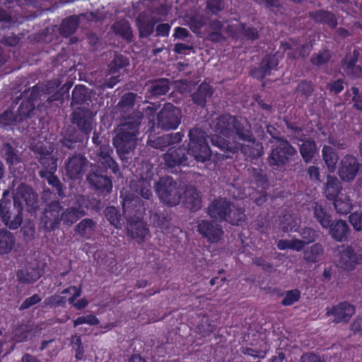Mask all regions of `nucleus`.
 <instances>
[{"label": "nucleus", "mask_w": 362, "mask_h": 362, "mask_svg": "<svg viewBox=\"0 0 362 362\" xmlns=\"http://www.w3.org/2000/svg\"><path fill=\"white\" fill-rule=\"evenodd\" d=\"M215 132L219 136L213 139V144L226 153V158L239 151L251 159L263 155L262 144L256 140L246 119L222 114L216 119Z\"/></svg>", "instance_id": "1"}, {"label": "nucleus", "mask_w": 362, "mask_h": 362, "mask_svg": "<svg viewBox=\"0 0 362 362\" xmlns=\"http://www.w3.org/2000/svg\"><path fill=\"white\" fill-rule=\"evenodd\" d=\"M136 94L132 92L124 93L117 103V107L121 117V124L113 139V144L118 154L129 153L136 146L137 135L143 112L134 109Z\"/></svg>", "instance_id": "2"}, {"label": "nucleus", "mask_w": 362, "mask_h": 362, "mask_svg": "<svg viewBox=\"0 0 362 362\" xmlns=\"http://www.w3.org/2000/svg\"><path fill=\"white\" fill-rule=\"evenodd\" d=\"M188 148L184 145L171 147L163 155L165 164L169 168L188 165V156L191 155L197 162L210 160L211 151L208 144V135L200 127H194L188 132Z\"/></svg>", "instance_id": "3"}, {"label": "nucleus", "mask_w": 362, "mask_h": 362, "mask_svg": "<svg viewBox=\"0 0 362 362\" xmlns=\"http://www.w3.org/2000/svg\"><path fill=\"white\" fill-rule=\"evenodd\" d=\"M38 196L33 188L25 184L17 187L13 197V211L10 210L11 201L2 198L0 200V216L4 224L10 229H17L23 221V204L30 213H35L38 209Z\"/></svg>", "instance_id": "4"}, {"label": "nucleus", "mask_w": 362, "mask_h": 362, "mask_svg": "<svg viewBox=\"0 0 362 362\" xmlns=\"http://www.w3.org/2000/svg\"><path fill=\"white\" fill-rule=\"evenodd\" d=\"M296 158H298L297 149L286 138H279L272 146L268 162L270 166L283 168Z\"/></svg>", "instance_id": "5"}, {"label": "nucleus", "mask_w": 362, "mask_h": 362, "mask_svg": "<svg viewBox=\"0 0 362 362\" xmlns=\"http://www.w3.org/2000/svg\"><path fill=\"white\" fill-rule=\"evenodd\" d=\"M155 191L159 199L163 204L170 206H177L182 199L179 187L176 181L170 176L160 177L156 182Z\"/></svg>", "instance_id": "6"}, {"label": "nucleus", "mask_w": 362, "mask_h": 362, "mask_svg": "<svg viewBox=\"0 0 362 362\" xmlns=\"http://www.w3.org/2000/svg\"><path fill=\"white\" fill-rule=\"evenodd\" d=\"M107 172L98 166H92L86 176L90 187L103 196L109 194L112 189V178Z\"/></svg>", "instance_id": "7"}, {"label": "nucleus", "mask_w": 362, "mask_h": 362, "mask_svg": "<svg viewBox=\"0 0 362 362\" xmlns=\"http://www.w3.org/2000/svg\"><path fill=\"white\" fill-rule=\"evenodd\" d=\"M157 125L165 131L176 129L181 123L182 112L172 103H165L157 114Z\"/></svg>", "instance_id": "8"}, {"label": "nucleus", "mask_w": 362, "mask_h": 362, "mask_svg": "<svg viewBox=\"0 0 362 362\" xmlns=\"http://www.w3.org/2000/svg\"><path fill=\"white\" fill-rule=\"evenodd\" d=\"M62 206L59 200L52 201L46 205L40 216V226L45 232L58 228L61 221Z\"/></svg>", "instance_id": "9"}, {"label": "nucleus", "mask_w": 362, "mask_h": 362, "mask_svg": "<svg viewBox=\"0 0 362 362\" xmlns=\"http://www.w3.org/2000/svg\"><path fill=\"white\" fill-rule=\"evenodd\" d=\"M36 158L42 169L38 172V175L41 178L49 172H57L58 158L52 153V149H48L45 146L37 147L35 150Z\"/></svg>", "instance_id": "10"}, {"label": "nucleus", "mask_w": 362, "mask_h": 362, "mask_svg": "<svg viewBox=\"0 0 362 362\" xmlns=\"http://www.w3.org/2000/svg\"><path fill=\"white\" fill-rule=\"evenodd\" d=\"M279 64L277 53L266 54L260 62L259 66L250 70V75L259 81L270 76L272 71L278 69Z\"/></svg>", "instance_id": "11"}, {"label": "nucleus", "mask_w": 362, "mask_h": 362, "mask_svg": "<svg viewBox=\"0 0 362 362\" xmlns=\"http://www.w3.org/2000/svg\"><path fill=\"white\" fill-rule=\"evenodd\" d=\"M359 168L360 163L356 157L346 154L339 163L338 175L343 181L350 182L356 178Z\"/></svg>", "instance_id": "12"}, {"label": "nucleus", "mask_w": 362, "mask_h": 362, "mask_svg": "<svg viewBox=\"0 0 362 362\" xmlns=\"http://www.w3.org/2000/svg\"><path fill=\"white\" fill-rule=\"evenodd\" d=\"M88 161L81 154H74L68 158L65 162V171L66 176L71 180L81 178L86 170Z\"/></svg>", "instance_id": "13"}, {"label": "nucleus", "mask_w": 362, "mask_h": 362, "mask_svg": "<svg viewBox=\"0 0 362 362\" xmlns=\"http://www.w3.org/2000/svg\"><path fill=\"white\" fill-rule=\"evenodd\" d=\"M197 230L202 238L211 243H217L223 235L222 226L211 220H201L197 223Z\"/></svg>", "instance_id": "14"}, {"label": "nucleus", "mask_w": 362, "mask_h": 362, "mask_svg": "<svg viewBox=\"0 0 362 362\" xmlns=\"http://www.w3.org/2000/svg\"><path fill=\"white\" fill-rule=\"evenodd\" d=\"M356 312L355 307L347 301H342L333 305L332 308H326L325 316H334L333 322L339 324L341 322L347 323Z\"/></svg>", "instance_id": "15"}, {"label": "nucleus", "mask_w": 362, "mask_h": 362, "mask_svg": "<svg viewBox=\"0 0 362 362\" xmlns=\"http://www.w3.org/2000/svg\"><path fill=\"white\" fill-rule=\"evenodd\" d=\"M362 264V255L356 253L349 245L339 247L338 265L341 268L351 271L357 264Z\"/></svg>", "instance_id": "16"}, {"label": "nucleus", "mask_w": 362, "mask_h": 362, "mask_svg": "<svg viewBox=\"0 0 362 362\" xmlns=\"http://www.w3.org/2000/svg\"><path fill=\"white\" fill-rule=\"evenodd\" d=\"M93 112L88 108L78 107L72 113V123L88 136L93 129Z\"/></svg>", "instance_id": "17"}, {"label": "nucleus", "mask_w": 362, "mask_h": 362, "mask_svg": "<svg viewBox=\"0 0 362 362\" xmlns=\"http://www.w3.org/2000/svg\"><path fill=\"white\" fill-rule=\"evenodd\" d=\"M231 203L225 197L214 199L207 206L206 213L213 219L224 222L230 212Z\"/></svg>", "instance_id": "18"}, {"label": "nucleus", "mask_w": 362, "mask_h": 362, "mask_svg": "<svg viewBox=\"0 0 362 362\" xmlns=\"http://www.w3.org/2000/svg\"><path fill=\"white\" fill-rule=\"evenodd\" d=\"M113 149L108 144H103L97 151L98 165L100 168L105 170H110L111 173L116 175L119 170V165L112 158Z\"/></svg>", "instance_id": "19"}, {"label": "nucleus", "mask_w": 362, "mask_h": 362, "mask_svg": "<svg viewBox=\"0 0 362 362\" xmlns=\"http://www.w3.org/2000/svg\"><path fill=\"white\" fill-rule=\"evenodd\" d=\"M228 32L233 38L241 37L250 42H254L259 37V30L257 28L247 25L246 23H243L229 25L228 26Z\"/></svg>", "instance_id": "20"}, {"label": "nucleus", "mask_w": 362, "mask_h": 362, "mask_svg": "<svg viewBox=\"0 0 362 362\" xmlns=\"http://www.w3.org/2000/svg\"><path fill=\"white\" fill-rule=\"evenodd\" d=\"M182 203L192 212H196L202 206V196L196 187L190 185L183 192Z\"/></svg>", "instance_id": "21"}, {"label": "nucleus", "mask_w": 362, "mask_h": 362, "mask_svg": "<svg viewBox=\"0 0 362 362\" xmlns=\"http://www.w3.org/2000/svg\"><path fill=\"white\" fill-rule=\"evenodd\" d=\"M308 16L317 24L326 25L331 29H334L338 25L335 14L329 11L320 9L308 13Z\"/></svg>", "instance_id": "22"}, {"label": "nucleus", "mask_w": 362, "mask_h": 362, "mask_svg": "<svg viewBox=\"0 0 362 362\" xmlns=\"http://www.w3.org/2000/svg\"><path fill=\"white\" fill-rule=\"evenodd\" d=\"M213 94L214 89L212 86L204 81L198 86L197 90L192 94V100L197 106L204 107L207 100L211 98Z\"/></svg>", "instance_id": "23"}, {"label": "nucleus", "mask_w": 362, "mask_h": 362, "mask_svg": "<svg viewBox=\"0 0 362 362\" xmlns=\"http://www.w3.org/2000/svg\"><path fill=\"white\" fill-rule=\"evenodd\" d=\"M328 228L331 237L337 242L346 241L351 231L347 223L343 220L332 221Z\"/></svg>", "instance_id": "24"}, {"label": "nucleus", "mask_w": 362, "mask_h": 362, "mask_svg": "<svg viewBox=\"0 0 362 362\" xmlns=\"http://www.w3.org/2000/svg\"><path fill=\"white\" fill-rule=\"evenodd\" d=\"M342 185L338 178L333 175H327L323 193L328 200H333L342 194Z\"/></svg>", "instance_id": "25"}, {"label": "nucleus", "mask_w": 362, "mask_h": 362, "mask_svg": "<svg viewBox=\"0 0 362 362\" xmlns=\"http://www.w3.org/2000/svg\"><path fill=\"white\" fill-rule=\"evenodd\" d=\"M312 210L313 216L319 224L325 229L330 226L332 221L331 214L327 211L325 206H322L317 202H315L312 204Z\"/></svg>", "instance_id": "26"}, {"label": "nucleus", "mask_w": 362, "mask_h": 362, "mask_svg": "<svg viewBox=\"0 0 362 362\" xmlns=\"http://www.w3.org/2000/svg\"><path fill=\"white\" fill-rule=\"evenodd\" d=\"M31 331L32 326L30 325V322L18 321L12 328V339L16 343L26 341Z\"/></svg>", "instance_id": "27"}, {"label": "nucleus", "mask_w": 362, "mask_h": 362, "mask_svg": "<svg viewBox=\"0 0 362 362\" xmlns=\"http://www.w3.org/2000/svg\"><path fill=\"white\" fill-rule=\"evenodd\" d=\"M219 317H210L209 316H204L197 325V333L201 337H209L215 332L217 326L219 325Z\"/></svg>", "instance_id": "28"}, {"label": "nucleus", "mask_w": 362, "mask_h": 362, "mask_svg": "<svg viewBox=\"0 0 362 362\" xmlns=\"http://www.w3.org/2000/svg\"><path fill=\"white\" fill-rule=\"evenodd\" d=\"M86 215V211L81 206L78 207H68L61 212V218L63 223L66 226H71L77 222L81 218Z\"/></svg>", "instance_id": "29"}, {"label": "nucleus", "mask_w": 362, "mask_h": 362, "mask_svg": "<svg viewBox=\"0 0 362 362\" xmlns=\"http://www.w3.org/2000/svg\"><path fill=\"white\" fill-rule=\"evenodd\" d=\"M96 228V223L91 218H83L74 228L75 232L86 240L92 238Z\"/></svg>", "instance_id": "30"}, {"label": "nucleus", "mask_w": 362, "mask_h": 362, "mask_svg": "<svg viewBox=\"0 0 362 362\" xmlns=\"http://www.w3.org/2000/svg\"><path fill=\"white\" fill-rule=\"evenodd\" d=\"M17 280L21 284H33L40 278L37 268L26 267L25 269H18L16 273Z\"/></svg>", "instance_id": "31"}, {"label": "nucleus", "mask_w": 362, "mask_h": 362, "mask_svg": "<svg viewBox=\"0 0 362 362\" xmlns=\"http://www.w3.org/2000/svg\"><path fill=\"white\" fill-rule=\"evenodd\" d=\"M15 243L16 238L11 232L6 229H0V255L10 253Z\"/></svg>", "instance_id": "32"}, {"label": "nucleus", "mask_w": 362, "mask_h": 362, "mask_svg": "<svg viewBox=\"0 0 362 362\" xmlns=\"http://www.w3.org/2000/svg\"><path fill=\"white\" fill-rule=\"evenodd\" d=\"M78 25V16L75 15L70 16L63 19L59 27V33L64 37H69L76 32Z\"/></svg>", "instance_id": "33"}, {"label": "nucleus", "mask_w": 362, "mask_h": 362, "mask_svg": "<svg viewBox=\"0 0 362 362\" xmlns=\"http://www.w3.org/2000/svg\"><path fill=\"white\" fill-rule=\"evenodd\" d=\"M127 229L133 238H140L141 241L144 240L149 233L146 225L141 220L130 221Z\"/></svg>", "instance_id": "34"}, {"label": "nucleus", "mask_w": 362, "mask_h": 362, "mask_svg": "<svg viewBox=\"0 0 362 362\" xmlns=\"http://www.w3.org/2000/svg\"><path fill=\"white\" fill-rule=\"evenodd\" d=\"M322 156L329 170L334 172L339 160L336 150L331 146L325 145L322 150Z\"/></svg>", "instance_id": "35"}, {"label": "nucleus", "mask_w": 362, "mask_h": 362, "mask_svg": "<svg viewBox=\"0 0 362 362\" xmlns=\"http://www.w3.org/2000/svg\"><path fill=\"white\" fill-rule=\"evenodd\" d=\"M170 90L169 79L161 78L151 82L148 93L152 97L158 98L165 95Z\"/></svg>", "instance_id": "36"}, {"label": "nucleus", "mask_w": 362, "mask_h": 362, "mask_svg": "<svg viewBox=\"0 0 362 362\" xmlns=\"http://www.w3.org/2000/svg\"><path fill=\"white\" fill-rule=\"evenodd\" d=\"M54 89V85L50 82L45 85L39 83L36 84L32 87L30 90L28 91L27 94L29 93V95L25 100L35 103V102L42 96V93L49 94Z\"/></svg>", "instance_id": "37"}, {"label": "nucleus", "mask_w": 362, "mask_h": 362, "mask_svg": "<svg viewBox=\"0 0 362 362\" xmlns=\"http://www.w3.org/2000/svg\"><path fill=\"white\" fill-rule=\"evenodd\" d=\"M112 30L117 35L127 42H131L133 39V33L127 21L120 20L115 22L112 25Z\"/></svg>", "instance_id": "38"}, {"label": "nucleus", "mask_w": 362, "mask_h": 362, "mask_svg": "<svg viewBox=\"0 0 362 362\" xmlns=\"http://www.w3.org/2000/svg\"><path fill=\"white\" fill-rule=\"evenodd\" d=\"M299 147L300 153L305 163H310L313 159L317 150V146L313 139H303Z\"/></svg>", "instance_id": "39"}, {"label": "nucleus", "mask_w": 362, "mask_h": 362, "mask_svg": "<svg viewBox=\"0 0 362 362\" xmlns=\"http://www.w3.org/2000/svg\"><path fill=\"white\" fill-rule=\"evenodd\" d=\"M105 216L109 223L116 228H122L124 224V218L118 209L112 206H107L104 211Z\"/></svg>", "instance_id": "40"}, {"label": "nucleus", "mask_w": 362, "mask_h": 362, "mask_svg": "<svg viewBox=\"0 0 362 362\" xmlns=\"http://www.w3.org/2000/svg\"><path fill=\"white\" fill-rule=\"evenodd\" d=\"M88 88L84 85H76L72 90L71 105H82L89 100Z\"/></svg>", "instance_id": "41"}, {"label": "nucleus", "mask_w": 362, "mask_h": 362, "mask_svg": "<svg viewBox=\"0 0 362 362\" xmlns=\"http://www.w3.org/2000/svg\"><path fill=\"white\" fill-rule=\"evenodd\" d=\"M334 206L338 214L346 215L351 212L352 209L351 201L346 194H341L332 200Z\"/></svg>", "instance_id": "42"}, {"label": "nucleus", "mask_w": 362, "mask_h": 362, "mask_svg": "<svg viewBox=\"0 0 362 362\" xmlns=\"http://www.w3.org/2000/svg\"><path fill=\"white\" fill-rule=\"evenodd\" d=\"M151 218L156 226L160 229H166L170 225L172 216L168 211L163 210L153 213L151 215Z\"/></svg>", "instance_id": "43"}, {"label": "nucleus", "mask_w": 362, "mask_h": 362, "mask_svg": "<svg viewBox=\"0 0 362 362\" xmlns=\"http://www.w3.org/2000/svg\"><path fill=\"white\" fill-rule=\"evenodd\" d=\"M246 220L245 209L240 207L233 208L230 206V212L227 216L226 222L229 223L233 226H240Z\"/></svg>", "instance_id": "44"}, {"label": "nucleus", "mask_w": 362, "mask_h": 362, "mask_svg": "<svg viewBox=\"0 0 362 362\" xmlns=\"http://www.w3.org/2000/svg\"><path fill=\"white\" fill-rule=\"evenodd\" d=\"M323 253V247L320 243H315L304 252V259L308 262L316 263Z\"/></svg>", "instance_id": "45"}, {"label": "nucleus", "mask_w": 362, "mask_h": 362, "mask_svg": "<svg viewBox=\"0 0 362 362\" xmlns=\"http://www.w3.org/2000/svg\"><path fill=\"white\" fill-rule=\"evenodd\" d=\"M18 115H15L11 110H6L0 115V127L7 129L20 123Z\"/></svg>", "instance_id": "46"}, {"label": "nucleus", "mask_w": 362, "mask_h": 362, "mask_svg": "<svg viewBox=\"0 0 362 362\" xmlns=\"http://www.w3.org/2000/svg\"><path fill=\"white\" fill-rule=\"evenodd\" d=\"M135 191L142 198L150 200L153 197L151 180L140 179L136 183Z\"/></svg>", "instance_id": "47"}, {"label": "nucleus", "mask_w": 362, "mask_h": 362, "mask_svg": "<svg viewBox=\"0 0 362 362\" xmlns=\"http://www.w3.org/2000/svg\"><path fill=\"white\" fill-rule=\"evenodd\" d=\"M129 64V59L126 56L122 54H115L108 66L111 74H116Z\"/></svg>", "instance_id": "48"}, {"label": "nucleus", "mask_w": 362, "mask_h": 362, "mask_svg": "<svg viewBox=\"0 0 362 362\" xmlns=\"http://www.w3.org/2000/svg\"><path fill=\"white\" fill-rule=\"evenodd\" d=\"M35 108V103H31L25 99L23 100L17 110V115L20 119V122H22L26 119L31 117Z\"/></svg>", "instance_id": "49"}, {"label": "nucleus", "mask_w": 362, "mask_h": 362, "mask_svg": "<svg viewBox=\"0 0 362 362\" xmlns=\"http://www.w3.org/2000/svg\"><path fill=\"white\" fill-rule=\"evenodd\" d=\"M296 93L305 99L310 98L314 92V84L310 80H300L296 88Z\"/></svg>", "instance_id": "50"}, {"label": "nucleus", "mask_w": 362, "mask_h": 362, "mask_svg": "<svg viewBox=\"0 0 362 362\" xmlns=\"http://www.w3.org/2000/svg\"><path fill=\"white\" fill-rule=\"evenodd\" d=\"M284 122L295 140L303 141L305 139V135L303 133V127L298 122H293L287 118H284Z\"/></svg>", "instance_id": "51"}, {"label": "nucleus", "mask_w": 362, "mask_h": 362, "mask_svg": "<svg viewBox=\"0 0 362 362\" xmlns=\"http://www.w3.org/2000/svg\"><path fill=\"white\" fill-rule=\"evenodd\" d=\"M56 172H49L44 177L48 184L55 189L59 197L64 198L66 195L64 192L63 185L59 180V177L55 175Z\"/></svg>", "instance_id": "52"}, {"label": "nucleus", "mask_w": 362, "mask_h": 362, "mask_svg": "<svg viewBox=\"0 0 362 362\" xmlns=\"http://www.w3.org/2000/svg\"><path fill=\"white\" fill-rule=\"evenodd\" d=\"M280 227L284 232L298 231L299 223L291 215H284L280 221Z\"/></svg>", "instance_id": "53"}, {"label": "nucleus", "mask_w": 362, "mask_h": 362, "mask_svg": "<svg viewBox=\"0 0 362 362\" xmlns=\"http://www.w3.org/2000/svg\"><path fill=\"white\" fill-rule=\"evenodd\" d=\"M4 158L8 165H15L20 162V157L14 148L9 143H6L3 146Z\"/></svg>", "instance_id": "54"}, {"label": "nucleus", "mask_w": 362, "mask_h": 362, "mask_svg": "<svg viewBox=\"0 0 362 362\" xmlns=\"http://www.w3.org/2000/svg\"><path fill=\"white\" fill-rule=\"evenodd\" d=\"M300 291L296 288L286 291L285 296L281 301L284 306H291L298 302L300 298Z\"/></svg>", "instance_id": "55"}, {"label": "nucleus", "mask_w": 362, "mask_h": 362, "mask_svg": "<svg viewBox=\"0 0 362 362\" xmlns=\"http://www.w3.org/2000/svg\"><path fill=\"white\" fill-rule=\"evenodd\" d=\"M78 141V134L76 131H73L70 133L65 134L60 139V143L62 144V146L66 147L69 149L74 148L76 144Z\"/></svg>", "instance_id": "56"}, {"label": "nucleus", "mask_w": 362, "mask_h": 362, "mask_svg": "<svg viewBox=\"0 0 362 362\" xmlns=\"http://www.w3.org/2000/svg\"><path fill=\"white\" fill-rule=\"evenodd\" d=\"M225 3L223 0H207L206 12L208 14L218 15L224 9Z\"/></svg>", "instance_id": "57"}, {"label": "nucleus", "mask_w": 362, "mask_h": 362, "mask_svg": "<svg viewBox=\"0 0 362 362\" xmlns=\"http://www.w3.org/2000/svg\"><path fill=\"white\" fill-rule=\"evenodd\" d=\"M66 302L67 299L65 296H62L58 294H54L45 298V300H44V304L45 305L49 306L50 308H64L66 306Z\"/></svg>", "instance_id": "58"}, {"label": "nucleus", "mask_w": 362, "mask_h": 362, "mask_svg": "<svg viewBox=\"0 0 362 362\" xmlns=\"http://www.w3.org/2000/svg\"><path fill=\"white\" fill-rule=\"evenodd\" d=\"M298 233L307 245L315 242L318 237L317 231L310 227L300 228Z\"/></svg>", "instance_id": "59"}, {"label": "nucleus", "mask_w": 362, "mask_h": 362, "mask_svg": "<svg viewBox=\"0 0 362 362\" xmlns=\"http://www.w3.org/2000/svg\"><path fill=\"white\" fill-rule=\"evenodd\" d=\"M358 57L359 52L356 49H354L350 55H346L344 59H343L341 61V66L345 73L346 71H349L350 68L356 65V62L358 60Z\"/></svg>", "instance_id": "60"}, {"label": "nucleus", "mask_w": 362, "mask_h": 362, "mask_svg": "<svg viewBox=\"0 0 362 362\" xmlns=\"http://www.w3.org/2000/svg\"><path fill=\"white\" fill-rule=\"evenodd\" d=\"M100 321L98 318L93 315L89 314L87 315L79 316L73 321V325L74 327L83 324H87L90 326L98 325Z\"/></svg>", "instance_id": "61"}, {"label": "nucleus", "mask_w": 362, "mask_h": 362, "mask_svg": "<svg viewBox=\"0 0 362 362\" xmlns=\"http://www.w3.org/2000/svg\"><path fill=\"white\" fill-rule=\"evenodd\" d=\"M331 58L329 51L327 49H323L317 54L312 56L310 62L313 65L322 66L327 63Z\"/></svg>", "instance_id": "62"}, {"label": "nucleus", "mask_w": 362, "mask_h": 362, "mask_svg": "<svg viewBox=\"0 0 362 362\" xmlns=\"http://www.w3.org/2000/svg\"><path fill=\"white\" fill-rule=\"evenodd\" d=\"M252 177L255 180L257 187L264 189L267 186L269 180L267 175L263 173L262 169L253 168Z\"/></svg>", "instance_id": "63"}, {"label": "nucleus", "mask_w": 362, "mask_h": 362, "mask_svg": "<svg viewBox=\"0 0 362 362\" xmlns=\"http://www.w3.org/2000/svg\"><path fill=\"white\" fill-rule=\"evenodd\" d=\"M154 25L150 21H139L138 28L140 37H147L151 35L153 31Z\"/></svg>", "instance_id": "64"}]
</instances>
